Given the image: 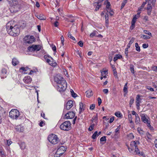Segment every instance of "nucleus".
I'll use <instances>...</instances> for the list:
<instances>
[{
    "label": "nucleus",
    "mask_w": 157,
    "mask_h": 157,
    "mask_svg": "<svg viewBox=\"0 0 157 157\" xmlns=\"http://www.w3.org/2000/svg\"><path fill=\"white\" fill-rule=\"evenodd\" d=\"M130 101H129V105L131 107V106L132 105L134 101V98L131 96L130 97Z\"/></svg>",
    "instance_id": "31"
},
{
    "label": "nucleus",
    "mask_w": 157,
    "mask_h": 157,
    "mask_svg": "<svg viewBox=\"0 0 157 157\" xmlns=\"http://www.w3.org/2000/svg\"><path fill=\"white\" fill-rule=\"evenodd\" d=\"M136 154H139L140 155H143L144 154L142 152H140V151L137 147H136L135 148V151Z\"/></svg>",
    "instance_id": "23"
},
{
    "label": "nucleus",
    "mask_w": 157,
    "mask_h": 157,
    "mask_svg": "<svg viewBox=\"0 0 157 157\" xmlns=\"http://www.w3.org/2000/svg\"><path fill=\"white\" fill-rule=\"evenodd\" d=\"M75 113L72 111L69 112L66 114L64 117V118L67 119H72L75 116Z\"/></svg>",
    "instance_id": "12"
},
{
    "label": "nucleus",
    "mask_w": 157,
    "mask_h": 157,
    "mask_svg": "<svg viewBox=\"0 0 157 157\" xmlns=\"http://www.w3.org/2000/svg\"><path fill=\"white\" fill-rule=\"evenodd\" d=\"M128 118L129 121H130V123H131L132 122V115L131 114L128 115Z\"/></svg>",
    "instance_id": "44"
},
{
    "label": "nucleus",
    "mask_w": 157,
    "mask_h": 157,
    "mask_svg": "<svg viewBox=\"0 0 157 157\" xmlns=\"http://www.w3.org/2000/svg\"><path fill=\"white\" fill-rule=\"evenodd\" d=\"M55 81L57 84L56 88L57 90L60 92L64 91L67 87V84L66 81L62 77L57 75L55 77Z\"/></svg>",
    "instance_id": "1"
},
{
    "label": "nucleus",
    "mask_w": 157,
    "mask_h": 157,
    "mask_svg": "<svg viewBox=\"0 0 157 157\" xmlns=\"http://www.w3.org/2000/svg\"><path fill=\"white\" fill-rule=\"evenodd\" d=\"M36 17L40 20H45L46 19V17L42 14H37Z\"/></svg>",
    "instance_id": "19"
},
{
    "label": "nucleus",
    "mask_w": 157,
    "mask_h": 157,
    "mask_svg": "<svg viewBox=\"0 0 157 157\" xmlns=\"http://www.w3.org/2000/svg\"><path fill=\"white\" fill-rule=\"evenodd\" d=\"M13 3V5L10 8L12 13H16L20 11L23 7V4L20 2L16 1V0H11Z\"/></svg>",
    "instance_id": "3"
},
{
    "label": "nucleus",
    "mask_w": 157,
    "mask_h": 157,
    "mask_svg": "<svg viewBox=\"0 0 157 157\" xmlns=\"http://www.w3.org/2000/svg\"><path fill=\"white\" fill-rule=\"evenodd\" d=\"M107 12H109V14L111 16H113V15L114 12L112 10H111V9L109 10H107Z\"/></svg>",
    "instance_id": "54"
},
{
    "label": "nucleus",
    "mask_w": 157,
    "mask_h": 157,
    "mask_svg": "<svg viewBox=\"0 0 157 157\" xmlns=\"http://www.w3.org/2000/svg\"><path fill=\"white\" fill-rule=\"evenodd\" d=\"M60 129L64 131H68L71 128V123L70 121H66L63 123L60 126Z\"/></svg>",
    "instance_id": "4"
},
{
    "label": "nucleus",
    "mask_w": 157,
    "mask_h": 157,
    "mask_svg": "<svg viewBox=\"0 0 157 157\" xmlns=\"http://www.w3.org/2000/svg\"><path fill=\"white\" fill-rule=\"evenodd\" d=\"M98 32L96 31H94L92 33L90 34V36L92 37L94 36H97V35L98 34Z\"/></svg>",
    "instance_id": "27"
},
{
    "label": "nucleus",
    "mask_w": 157,
    "mask_h": 157,
    "mask_svg": "<svg viewBox=\"0 0 157 157\" xmlns=\"http://www.w3.org/2000/svg\"><path fill=\"white\" fill-rule=\"evenodd\" d=\"M21 148V149H24L25 147V144L24 142H21L20 145Z\"/></svg>",
    "instance_id": "34"
},
{
    "label": "nucleus",
    "mask_w": 157,
    "mask_h": 157,
    "mask_svg": "<svg viewBox=\"0 0 157 157\" xmlns=\"http://www.w3.org/2000/svg\"><path fill=\"white\" fill-rule=\"evenodd\" d=\"M12 62L13 65L14 66L17 65L19 63V61L16 58H14L12 59Z\"/></svg>",
    "instance_id": "22"
},
{
    "label": "nucleus",
    "mask_w": 157,
    "mask_h": 157,
    "mask_svg": "<svg viewBox=\"0 0 157 157\" xmlns=\"http://www.w3.org/2000/svg\"><path fill=\"white\" fill-rule=\"evenodd\" d=\"M9 116L13 119H17L19 116V112L17 109H12L10 112Z\"/></svg>",
    "instance_id": "6"
},
{
    "label": "nucleus",
    "mask_w": 157,
    "mask_h": 157,
    "mask_svg": "<svg viewBox=\"0 0 157 157\" xmlns=\"http://www.w3.org/2000/svg\"><path fill=\"white\" fill-rule=\"evenodd\" d=\"M67 36L68 37L72 39L73 40H75V42H74V43H75L76 42V41L75 40V38L72 36L71 34V33L70 32H68V33Z\"/></svg>",
    "instance_id": "30"
},
{
    "label": "nucleus",
    "mask_w": 157,
    "mask_h": 157,
    "mask_svg": "<svg viewBox=\"0 0 157 157\" xmlns=\"http://www.w3.org/2000/svg\"><path fill=\"white\" fill-rule=\"evenodd\" d=\"M23 80L25 83L29 84L31 82L32 79L30 76H28L25 77Z\"/></svg>",
    "instance_id": "16"
},
{
    "label": "nucleus",
    "mask_w": 157,
    "mask_h": 157,
    "mask_svg": "<svg viewBox=\"0 0 157 157\" xmlns=\"http://www.w3.org/2000/svg\"><path fill=\"white\" fill-rule=\"evenodd\" d=\"M101 5H98L96 7L95 10L96 11L98 10L99 9V8L101 7Z\"/></svg>",
    "instance_id": "61"
},
{
    "label": "nucleus",
    "mask_w": 157,
    "mask_h": 157,
    "mask_svg": "<svg viewBox=\"0 0 157 157\" xmlns=\"http://www.w3.org/2000/svg\"><path fill=\"white\" fill-rule=\"evenodd\" d=\"M15 129L19 132H22L24 131L23 127L21 125H18L15 127Z\"/></svg>",
    "instance_id": "17"
},
{
    "label": "nucleus",
    "mask_w": 157,
    "mask_h": 157,
    "mask_svg": "<svg viewBox=\"0 0 157 157\" xmlns=\"http://www.w3.org/2000/svg\"><path fill=\"white\" fill-rule=\"evenodd\" d=\"M147 2H146V1L145 2H143V3L141 6L139 8V11H141V10L142 9L144 8L145 5L146 4Z\"/></svg>",
    "instance_id": "32"
},
{
    "label": "nucleus",
    "mask_w": 157,
    "mask_h": 157,
    "mask_svg": "<svg viewBox=\"0 0 157 157\" xmlns=\"http://www.w3.org/2000/svg\"><path fill=\"white\" fill-rule=\"evenodd\" d=\"M135 40V38L132 37V38L131 39L130 41L129 42V43L131 44Z\"/></svg>",
    "instance_id": "53"
},
{
    "label": "nucleus",
    "mask_w": 157,
    "mask_h": 157,
    "mask_svg": "<svg viewBox=\"0 0 157 157\" xmlns=\"http://www.w3.org/2000/svg\"><path fill=\"white\" fill-rule=\"evenodd\" d=\"M61 155L60 153L56 151V153L54 154V157H59Z\"/></svg>",
    "instance_id": "45"
},
{
    "label": "nucleus",
    "mask_w": 157,
    "mask_h": 157,
    "mask_svg": "<svg viewBox=\"0 0 157 157\" xmlns=\"http://www.w3.org/2000/svg\"><path fill=\"white\" fill-rule=\"evenodd\" d=\"M141 37L142 38H144L145 39H149L150 38V37L149 36L143 35L141 36Z\"/></svg>",
    "instance_id": "40"
},
{
    "label": "nucleus",
    "mask_w": 157,
    "mask_h": 157,
    "mask_svg": "<svg viewBox=\"0 0 157 157\" xmlns=\"http://www.w3.org/2000/svg\"><path fill=\"white\" fill-rule=\"evenodd\" d=\"M94 125L95 124H91L88 128V130L90 131H91L93 130L94 128Z\"/></svg>",
    "instance_id": "35"
},
{
    "label": "nucleus",
    "mask_w": 157,
    "mask_h": 157,
    "mask_svg": "<svg viewBox=\"0 0 157 157\" xmlns=\"http://www.w3.org/2000/svg\"><path fill=\"white\" fill-rule=\"evenodd\" d=\"M135 47L136 50L138 52H140V47L139 46L137 43H135Z\"/></svg>",
    "instance_id": "33"
},
{
    "label": "nucleus",
    "mask_w": 157,
    "mask_h": 157,
    "mask_svg": "<svg viewBox=\"0 0 157 157\" xmlns=\"http://www.w3.org/2000/svg\"><path fill=\"white\" fill-rule=\"evenodd\" d=\"M135 117H136L135 123L136 124H138L140 122V118L139 117V116L137 114H136V116Z\"/></svg>",
    "instance_id": "25"
},
{
    "label": "nucleus",
    "mask_w": 157,
    "mask_h": 157,
    "mask_svg": "<svg viewBox=\"0 0 157 157\" xmlns=\"http://www.w3.org/2000/svg\"><path fill=\"white\" fill-rule=\"evenodd\" d=\"M73 102L72 100L68 101L66 104V109L67 110L70 109L71 107L73 106Z\"/></svg>",
    "instance_id": "15"
},
{
    "label": "nucleus",
    "mask_w": 157,
    "mask_h": 157,
    "mask_svg": "<svg viewBox=\"0 0 157 157\" xmlns=\"http://www.w3.org/2000/svg\"><path fill=\"white\" fill-rule=\"evenodd\" d=\"M122 58V56L119 55V54H117L114 57L113 59V61L114 62L116 61L118 59H121Z\"/></svg>",
    "instance_id": "24"
},
{
    "label": "nucleus",
    "mask_w": 157,
    "mask_h": 157,
    "mask_svg": "<svg viewBox=\"0 0 157 157\" xmlns=\"http://www.w3.org/2000/svg\"><path fill=\"white\" fill-rule=\"evenodd\" d=\"M107 73V71L106 70H105L101 72V75L103 76V75L104 74L106 75Z\"/></svg>",
    "instance_id": "63"
},
{
    "label": "nucleus",
    "mask_w": 157,
    "mask_h": 157,
    "mask_svg": "<svg viewBox=\"0 0 157 157\" xmlns=\"http://www.w3.org/2000/svg\"><path fill=\"white\" fill-rule=\"evenodd\" d=\"M145 1L147 3H151L152 6L154 7L155 5L156 0H145Z\"/></svg>",
    "instance_id": "21"
},
{
    "label": "nucleus",
    "mask_w": 157,
    "mask_h": 157,
    "mask_svg": "<svg viewBox=\"0 0 157 157\" xmlns=\"http://www.w3.org/2000/svg\"><path fill=\"white\" fill-rule=\"evenodd\" d=\"M66 149V148L63 146H61L58 148L57 151L59 152L61 155H62L65 152Z\"/></svg>",
    "instance_id": "14"
},
{
    "label": "nucleus",
    "mask_w": 157,
    "mask_h": 157,
    "mask_svg": "<svg viewBox=\"0 0 157 157\" xmlns=\"http://www.w3.org/2000/svg\"><path fill=\"white\" fill-rule=\"evenodd\" d=\"M141 119L142 121L145 123L147 124V126L150 129L153 128L150 124V119L147 117V116H146L144 114H142L141 115Z\"/></svg>",
    "instance_id": "9"
},
{
    "label": "nucleus",
    "mask_w": 157,
    "mask_h": 157,
    "mask_svg": "<svg viewBox=\"0 0 157 157\" xmlns=\"http://www.w3.org/2000/svg\"><path fill=\"white\" fill-rule=\"evenodd\" d=\"M108 91V90L107 89H105L103 90V92L105 94H107Z\"/></svg>",
    "instance_id": "64"
},
{
    "label": "nucleus",
    "mask_w": 157,
    "mask_h": 157,
    "mask_svg": "<svg viewBox=\"0 0 157 157\" xmlns=\"http://www.w3.org/2000/svg\"><path fill=\"white\" fill-rule=\"evenodd\" d=\"M7 140V144L8 146L10 145L12 143V142L10 140Z\"/></svg>",
    "instance_id": "55"
},
{
    "label": "nucleus",
    "mask_w": 157,
    "mask_h": 157,
    "mask_svg": "<svg viewBox=\"0 0 157 157\" xmlns=\"http://www.w3.org/2000/svg\"><path fill=\"white\" fill-rule=\"evenodd\" d=\"M12 22H9L6 25V28L8 33L11 36H16L18 35L20 30L17 27L12 25Z\"/></svg>",
    "instance_id": "2"
},
{
    "label": "nucleus",
    "mask_w": 157,
    "mask_h": 157,
    "mask_svg": "<svg viewBox=\"0 0 157 157\" xmlns=\"http://www.w3.org/2000/svg\"><path fill=\"white\" fill-rule=\"evenodd\" d=\"M98 105L99 106L101 103V100L100 98H98Z\"/></svg>",
    "instance_id": "56"
},
{
    "label": "nucleus",
    "mask_w": 157,
    "mask_h": 157,
    "mask_svg": "<svg viewBox=\"0 0 157 157\" xmlns=\"http://www.w3.org/2000/svg\"><path fill=\"white\" fill-rule=\"evenodd\" d=\"M79 109L81 110L80 113L81 112H82L84 110L86 107V105L84 104H83L82 102H80L79 103Z\"/></svg>",
    "instance_id": "20"
},
{
    "label": "nucleus",
    "mask_w": 157,
    "mask_h": 157,
    "mask_svg": "<svg viewBox=\"0 0 157 157\" xmlns=\"http://www.w3.org/2000/svg\"><path fill=\"white\" fill-rule=\"evenodd\" d=\"M130 69L132 72V73L133 74H134V68L133 65L132 64L130 65Z\"/></svg>",
    "instance_id": "39"
},
{
    "label": "nucleus",
    "mask_w": 157,
    "mask_h": 157,
    "mask_svg": "<svg viewBox=\"0 0 157 157\" xmlns=\"http://www.w3.org/2000/svg\"><path fill=\"white\" fill-rule=\"evenodd\" d=\"M148 45L147 44H143L142 45V47L144 48H146L148 47Z\"/></svg>",
    "instance_id": "51"
},
{
    "label": "nucleus",
    "mask_w": 157,
    "mask_h": 157,
    "mask_svg": "<svg viewBox=\"0 0 157 157\" xmlns=\"http://www.w3.org/2000/svg\"><path fill=\"white\" fill-rule=\"evenodd\" d=\"M0 155L2 157H6L4 152L1 150L0 151Z\"/></svg>",
    "instance_id": "48"
},
{
    "label": "nucleus",
    "mask_w": 157,
    "mask_h": 157,
    "mask_svg": "<svg viewBox=\"0 0 157 157\" xmlns=\"http://www.w3.org/2000/svg\"><path fill=\"white\" fill-rule=\"evenodd\" d=\"M152 69L154 71H157V66H154L152 67Z\"/></svg>",
    "instance_id": "57"
},
{
    "label": "nucleus",
    "mask_w": 157,
    "mask_h": 157,
    "mask_svg": "<svg viewBox=\"0 0 157 157\" xmlns=\"http://www.w3.org/2000/svg\"><path fill=\"white\" fill-rule=\"evenodd\" d=\"M98 132L97 131H96L94 132V133L93 134L92 136V138L93 139H95L96 138V136L97 135Z\"/></svg>",
    "instance_id": "46"
},
{
    "label": "nucleus",
    "mask_w": 157,
    "mask_h": 157,
    "mask_svg": "<svg viewBox=\"0 0 157 157\" xmlns=\"http://www.w3.org/2000/svg\"><path fill=\"white\" fill-rule=\"evenodd\" d=\"M151 3H147V10L152 9V6L151 5Z\"/></svg>",
    "instance_id": "42"
},
{
    "label": "nucleus",
    "mask_w": 157,
    "mask_h": 157,
    "mask_svg": "<svg viewBox=\"0 0 157 157\" xmlns=\"http://www.w3.org/2000/svg\"><path fill=\"white\" fill-rule=\"evenodd\" d=\"M115 115L116 116L118 117H121L122 116V115L119 112H116L115 113Z\"/></svg>",
    "instance_id": "36"
},
{
    "label": "nucleus",
    "mask_w": 157,
    "mask_h": 157,
    "mask_svg": "<svg viewBox=\"0 0 157 157\" xmlns=\"http://www.w3.org/2000/svg\"><path fill=\"white\" fill-rule=\"evenodd\" d=\"M128 82H126L124 86L123 89V91L124 92H126L128 90V86H127Z\"/></svg>",
    "instance_id": "37"
},
{
    "label": "nucleus",
    "mask_w": 157,
    "mask_h": 157,
    "mask_svg": "<svg viewBox=\"0 0 157 157\" xmlns=\"http://www.w3.org/2000/svg\"><path fill=\"white\" fill-rule=\"evenodd\" d=\"M70 92L71 96L75 98L77 96V94L74 92L73 90H71Z\"/></svg>",
    "instance_id": "29"
},
{
    "label": "nucleus",
    "mask_w": 157,
    "mask_h": 157,
    "mask_svg": "<svg viewBox=\"0 0 157 157\" xmlns=\"http://www.w3.org/2000/svg\"><path fill=\"white\" fill-rule=\"evenodd\" d=\"M114 117H111L109 120V123H111L112 122H113L114 120Z\"/></svg>",
    "instance_id": "59"
},
{
    "label": "nucleus",
    "mask_w": 157,
    "mask_h": 157,
    "mask_svg": "<svg viewBox=\"0 0 157 157\" xmlns=\"http://www.w3.org/2000/svg\"><path fill=\"white\" fill-rule=\"evenodd\" d=\"M147 10V14L148 15H150L151 14L152 9Z\"/></svg>",
    "instance_id": "58"
},
{
    "label": "nucleus",
    "mask_w": 157,
    "mask_h": 157,
    "mask_svg": "<svg viewBox=\"0 0 157 157\" xmlns=\"http://www.w3.org/2000/svg\"><path fill=\"white\" fill-rule=\"evenodd\" d=\"M121 128V125H119L118 127L115 129V136H117L119 133L120 129Z\"/></svg>",
    "instance_id": "26"
},
{
    "label": "nucleus",
    "mask_w": 157,
    "mask_h": 157,
    "mask_svg": "<svg viewBox=\"0 0 157 157\" xmlns=\"http://www.w3.org/2000/svg\"><path fill=\"white\" fill-rule=\"evenodd\" d=\"M128 136L129 139H133L134 138V136L133 134L132 133H129L128 135Z\"/></svg>",
    "instance_id": "38"
},
{
    "label": "nucleus",
    "mask_w": 157,
    "mask_h": 157,
    "mask_svg": "<svg viewBox=\"0 0 157 157\" xmlns=\"http://www.w3.org/2000/svg\"><path fill=\"white\" fill-rule=\"evenodd\" d=\"M110 6V3L109 2H107V3H106V8L108 9L107 10H111V9L110 8H109Z\"/></svg>",
    "instance_id": "41"
},
{
    "label": "nucleus",
    "mask_w": 157,
    "mask_h": 157,
    "mask_svg": "<svg viewBox=\"0 0 157 157\" xmlns=\"http://www.w3.org/2000/svg\"><path fill=\"white\" fill-rule=\"evenodd\" d=\"M141 102L140 96L139 94L137 95L136 98V105L137 109L140 108V103Z\"/></svg>",
    "instance_id": "13"
},
{
    "label": "nucleus",
    "mask_w": 157,
    "mask_h": 157,
    "mask_svg": "<svg viewBox=\"0 0 157 157\" xmlns=\"http://www.w3.org/2000/svg\"><path fill=\"white\" fill-rule=\"evenodd\" d=\"M95 107V105L94 104H92L90 106V109L91 110H93L94 109Z\"/></svg>",
    "instance_id": "49"
},
{
    "label": "nucleus",
    "mask_w": 157,
    "mask_h": 157,
    "mask_svg": "<svg viewBox=\"0 0 157 157\" xmlns=\"http://www.w3.org/2000/svg\"><path fill=\"white\" fill-rule=\"evenodd\" d=\"M106 140V137L105 136H104L101 137L100 139L101 141H104Z\"/></svg>",
    "instance_id": "50"
},
{
    "label": "nucleus",
    "mask_w": 157,
    "mask_h": 157,
    "mask_svg": "<svg viewBox=\"0 0 157 157\" xmlns=\"http://www.w3.org/2000/svg\"><path fill=\"white\" fill-rule=\"evenodd\" d=\"M44 58L46 61L51 66L54 67L57 65L56 63L53 61L52 58L51 57L45 55Z\"/></svg>",
    "instance_id": "11"
},
{
    "label": "nucleus",
    "mask_w": 157,
    "mask_h": 157,
    "mask_svg": "<svg viewBox=\"0 0 157 157\" xmlns=\"http://www.w3.org/2000/svg\"><path fill=\"white\" fill-rule=\"evenodd\" d=\"M128 48H126L125 49V54H126V55L127 56H128Z\"/></svg>",
    "instance_id": "60"
},
{
    "label": "nucleus",
    "mask_w": 157,
    "mask_h": 157,
    "mask_svg": "<svg viewBox=\"0 0 157 157\" xmlns=\"http://www.w3.org/2000/svg\"><path fill=\"white\" fill-rule=\"evenodd\" d=\"M135 24L132 23V25L130 27V29L132 30L135 27Z\"/></svg>",
    "instance_id": "62"
},
{
    "label": "nucleus",
    "mask_w": 157,
    "mask_h": 157,
    "mask_svg": "<svg viewBox=\"0 0 157 157\" xmlns=\"http://www.w3.org/2000/svg\"><path fill=\"white\" fill-rule=\"evenodd\" d=\"M7 73V71L6 69L3 68L2 69V75L4 77H6V74Z\"/></svg>",
    "instance_id": "28"
},
{
    "label": "nucleus",
    "mask_w": 157,
    "mask_h": 157,
    "mask_svg": "<svg viewBox=\"0 0 157 157\" xmlns=\"http://www.w3.org/2000/svg\"><path fill=\"white\" fill-rule=\"evenodd\" d=\"M48 141L52 144H56L59 141V139L57 136L54 134L50 135L48 137Z\"/></svg>",
    "instance_id": "7"
},
{
    "label": "nucleus",
    "mask_w": 157,
    "mask_h": 157,
    "mask_svg": "<svg viewBox=\"0 0 157 157\" xmlns=\"http://www.w3.org/2000/svg\"><path fill=\"white\" fill-rule=\"evenodd\" d=\"M127 2V0H124L123 2H122L121 6V8H123L124 7L125 4Z\"/></svg>",
    "instance_id": "47"
},
{
    "label": "nucleus",
    "mask_w": 157,
    "mask_h": 157,
    "mask_svg": "<svg viewBox=\"0 0 157 157\" xmlns=\"http://www.w3.org/2000/svg\"><path fill=\"white\" fill-rule=\"evenodd\" d=\"M52 49L54 52H56V47L54 45H52Z\"/></svg>",
    "instance_id": "52"
},
{
    "label": "nucleus",
    "mask_w": 157,
    "mask_h": 157,
    "mask_svg": "<svg viewBox=\"0 0 157 157\" xmlns=\"http://www.w3.org/2000/svg\"><path fill=\"white\" fill-rule=\"evenodd\" d=\"M86 94L87 97L90 98L93 95V93L92 90H89L86 91Z\"/></svg>",
    "instance_id": "18"
},
{
    "label": "nucleus",
    "mask_w": 157,
    "mask_h": 157,
    "mask_svg": "<svg viewBox=\"0 0 157 157\" xmlns=\"http://www.w3.org/2000/svg\"><path fill=\"white\" fill-rule=\"evenodd\" d=\"M42 48V47L40 45H33L29 47L28 49L30 52H37L40 50Z\"/></svg>",
    "instance_id": "10"
},
{
    "label": "nucleus",
    "mask_w": 157,
    "mask_h": 157,
    "mask_svg": "<svg viewBox=\"0 0 157 157\" xmlns=\"http://www.w3.org/2000/svg\"><path fill=\"white\" fill-rule=\"evenodd\" d=\"M35 40V39L33 36L27 35L24 39V41L26 44H30Z\"/></svg>",
    "instance_id": "5"
},
{
    "label": "nucleus",
    "mask_w": 157,
    "mask_h": 157,
    "mask_svg": "<svg viewBox=\"0 0 157 157\" xmlns=\"http://www.w3.org/2000/svg\"><path fill=\"white\" fill-rule=\"evenodd\" d=\"M140 143L138 141H135L131 142L130 146H128V148L129 151L132 153L136 147H137V145L140 144Z\"/></svg>",
    "instance_id": "8"
},
{
    "label": "nucleus",
    "mask_w": 157,
    "mask_h": 157,
    "mask_svg": "<svg viewBox=\"0 0 157 157\" xmlns=\"http://www.w3.org/2000/svg\"><path fill=\"white\" fill-rule=\"evenodd\" d=\"M144 33H145V34H147L148 35L151 36H152V34L149 31L146 30H144Z\"/></svg>",
    "instance_id": "43"
}]
</instances>
